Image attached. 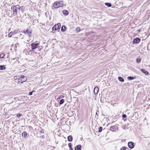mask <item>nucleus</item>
Segmentation results:
<instances>
[{
  "instance_id": "f257e3e1",
  "label": "nucleus",
  "mask_w": 150,
  "mask_h": 150,
  "mask_svg": "<svg viewBox=\"0 0 150 150\" xmlns=\"http://www.w3.org/2000/svg\"><path fill=\"white\" fill-rule=\"evenodd\" d=\"M19 5H16L15 6H12L11 7V9L13 10V15L16 16L17 15L18 11V10Z\"/></svg>"
},
{
  "instance_id": "f03ea898",
  "label": "nucleus",
  "mask_w": 150,
  "mask_h": 150,
  "mask_svg": "<svg viewBox=\"0 0 150 150\" xmlns=\"http://www.w3.org/2000/svg\"><path fill=\"white\" fill-rule=\"evenodd\" d=\"M54 7L56 8H57L63 6V1H61L59 2H55L54 4Z\"/></svg>"
},
{
  "instance_id": "7ed1b4c3",
  "label": "nucleus",
  "mask_w": 150,
  "mask_h": 150,
  "mask_svg": "<svg viewBox=\"0 0 150 150\" xmlns=\"http://www.w3.org/2000/svg\"><path fill=\"white\" fill-rule=\"evenodd\" d=\"M27 80L26 77L24 75H22L18 79V82L21 83H22L23 82Z\"/></svg>"
},
{
  "instance_id": "20e7f679",
  "label": "nucleus",
  "mask_w": 150,
  "mask_h": 150,
  "mask_svg": "<svg viewBox=\"0 0 150 150\" xmlns=\"http://www.w3.org/2000/svg\"><path fill=\"white\" fill-rule=\"evenodd\" d=\"M60 26L61 25L60 23H58L57 25H55L54 26H53L52 28L53 32H54L53 31L54 30H59L60 29Z\"/></svg>"
},
{
  "instance_id": "39448f33",
  "label": "nucleus",
  "mask_w": 150,
  "mask_h": 150,
  "mask_svg": "<svg viewBox=\"0 0 150 150\" xmlns=\"http://www.w3.org/2000/svg\"><path fill=\"white\" fill-rule=\"evenodd\" d=\"M39 44V43H32L31 44V48L32 50H34L36 49L38 46V45Z\"/></svg>"
},
{
  "instance_id": "423d86ee",
  "label": "nucleus",
  "mask_w": 150,
  "mask_h": 150,
  "mask_svg": "<svg viewBox=\"0 0 150 150\" xmlns=\"http://www.w3.org/2000/svg\"><path fill=\"white\" fill-rule=\"evenodd\" d=\"M140 41V39L138 38H137L133 39V44H138L139 42Z\"/></svg>"
},
{
  "instance_id": "0eeeda50",
  "label": "nucleus",
  "mask_w": 150,
  "mask_h": 150,
  "mask_svg": "<svg viewBox=\"0 0 150 150\" xmlns=\"http://www.w3.org/2000/svg\"><path fill=\"white\" fill-rule=\"evenodd\" d=\"M128 145L129 148L131 149L133 148L134 146V143L132 142H129L128 143Z\"/></svg>"
},
{
  "instance_id": "6e6552de",
  "label": "nucleus",
  "mask_w": 150,
  "mask_h": 150,
  "mask_svg": "<svg viewBox=\"0 0 150 150\" xmlns=\"http://www.w3.org/2000/svg\"><path fill=\"white\" fill-rule=\"evenodd\" d=\"M118 128V127L117 126H113L110 127V130L112 132H114L116 130H117Z\"/></svg>"
},
{
  "instance_id": "1a4fd4ad",
  "label": "nucleus",
  "mask_w": 150,
  "mask_h": 150,
  "mask_svg": "<svg viewBox=\"0 0 150 150\" xmlns=\"http://www.w3.org/2000/svg\"><path fill=\"white\" fill-rule=\"evenodd\" d=\"M25 34H27L29 36V37L31 36V31H29V30H27L25 32H24Z\"/></svg>"
},
{
  "instance_id": "9d476101",
  "label": "nucleus",
  "mask_w": 150,
  "mask_h": 150,
  "mask_svg": "<svg viewBox=\"0 0 150 150\" xmlns=\"http://www.w3.org/2000/svg\"><path fill=\"white\" fill-rule=\"evenodd\" d=\"M98 91H99V89H98V87L97 86L95 87V88H94V91H93L95 94L96 95V94H97L98 93Z\"/></svg>"
},
{
  "instance_id": "9b49d317",
  "label": "nucleus",
  "mask_w": 150,
  "mask_h": 150,
  "mask_svg": "<svg viewBox=\"0 0 150 150\" xmlns=\"http://www.w3.org/2000/svg\"><path fill=\"white\" fill-rule=\"evenodd\" d=\"M81 145H78L75 147L74 149L75 150H81Z\"/></svg>"
},
{
  "instance_id": "f8f14e48",
  "label": "nucleus",
  "mask_w": 150,
  "mask_h": 150,
  "mask_svg": "<svg viewBox=\"0 0 150 150\" xmlns=\"http://www.w3.org/2000/svg\"><path fill=\"white\" fill-rule=\"evenodd\" d=\"M141 71L144 73L146 75H148L149 74V73L147 71H146L144 69H141Z\"/></svg>"
},
{
  "instance_id": "ddd939ff",
  "label": "nucleus",
  "mask_w": 150,
  "mask_h": 150,
  "mask_svg": "<svg viewBox=\"0 0 150 150\" xmlns=\"http://www.w3.org/2000/svg\"><path fill=\"white\" fill-rule=\"evenodd\" d=\"M18 10L21 11V12L22 13H23L24 11V8L23 7H20L19 5V7H18Z\"/></svg>"
},
{
  "instance_id": "4468645a",
  "label": "nucleus",
  "mask_w": 150,
  "mask_h": 150,
  "mask_svg": "<svg viewBox=\"0 0 150 150\" xmlns=\"http://www.w3.org/2000/svg\"><path fill=\"white\" fill-rule=\"evenodd\" d=\"M62 13L64 15L67 16L69 14V11L67 10L63 11Z\"/></svg>"
},
{
  "instance_id": "2eb2a0df",
  "label": "nucleus",
  "mask_w": 150,
  "mask_h": 150,
  "mask_svg": "<svg viewBox=\"0 0 150 150\" xmlns=\"http://www.w3.org/2000/svg\"><path fill=\"white\" fill-rule=\"evenodd\" d=\"M68 141L69 142H71L73 140V138L72 136L69 135L67 137Z\"/></svg>"
},
{
  "instance_id": "dca6fc26",
  "label": "nucleus",
  "mask_w": 150,
  "mask_h": 150,
  "mask_svg": "<svg viewBox=\"0 0 150 150\" xmlns=\"http://www.w3.org/2000/svg\"><path fill=\"white\" fill-rule=\"evenodd\" d=\"M136 78V77L135 76L132 77L129 76L127 77V79L129 80H131L134 79H135Z\"/></svg>"
},
{
  "instance_id": "f3484780",
  "label": "nucleus",
  "mask_w": 150,
  "mask_h": 150,
  "mask_svg": "<svg viewBox=\"0 0 150 150\" xmlns=\"http://www.w3.org/2000/svg\"><path fill=\"white\" fill-rule=\"evenodd\" d=\"M6 68L5 65H0V70H4L6 69Z\"/></svg>"
},
{
  "instance_id": "a211bd4d",
  "label": "nucleus",
  "mask_w": 150,
  "mask_h": 150,
  "mask_svg": "<svg viewBox=\"0 0 150 150\" xmlns=\"http://www.w3.org/2000/svg\"><path fill=\"white\" fill-rule=\"evenodd\" d=\"M118 79L120 81L123 82L124 81V80L123 78L120 76H119L118 77Z\"/></svg>"
},
{
  "instance_id": "6ab92c4d",
  "label": "nucleus",
  "mask_w": 150,
  "mask_h": 150,
  "mask_svg": "<svg viewBox=\"0 0 150 150\" xmlns=\"http://www.w3.org/2000/svg\"><path fill=\"white\" fill-rule=\"evenodd\" d=\"M15 34V33L14 32H11L8 34V36L9 37H11L13 35H14Z\"/></svg>"
},
{
  "instance_id": "aec40b11",
  "label": "nucleus",
  "mask_w": 150,
  "mask_h": 150,
  "mask_svg": "<svg viewBox=\"0 0 150 150\" xmlns=\"http://www.w3.org/2000/svg\"><path fill=\"white\" fill-rule=\"evenodd\" d=\"M66 29V27L64 25H63L61 28V30L63 32H64Z\"/></svg>"
},
{
  "instance_id": "412c9836",
  "label": "nucleus",
  "mask_w": 150,
  "mask_h": 150,
  "mask_svg": "<svg viewBox=\"0 0 150 150\" xmlns=\"http://www.w3.org/2000/svg\"><path fill=\"white\" fill-rule=\"evenodd\" d=\"M105 5L108 7H110L112 6L111 4L109 3H106L105 4Z\"/></svg>"
},
{
  "instance_id": "4be33fe9",
  "label": "nucleus",
  "mask_w": 150,
  "mask_h": 150,
  "mask_svg": "<svg viewBox=\"0 0 150 150\" xmlns=\"http://www.w3.org/2000/svg\"><path fill=\"white\" fill-rule=\"evenodd\" d=\"M27 135V133L26 132H23L22 134V136L23 137H26Z\"/></svg>"
},
{
  "instance_id": "5701e85b",
  "label": "nucleus",
  "mask_w": 150,
  "mask_h": 150,
  "mask_svg": "<svg viewBox=\"0 0 150 150\" xmlns=\"http://www.w3.org/2000/svg\"><path fill=\"white\" fill-rule=\"evenodd\" d=\"M64 99H62L60 100V101L59 102V104L60 105H62V104H63L64 103Z\"/></svg>"
},
{
  "instance_id": "b1692460",
  "label": "nucleus",
  "mask_w": 150,
  "mask_h": 150,
  "mask_svg": "<svg viewBox=\"0 0 150 150\" xmlns=\"http://www.w3.org/2000/svg\"><path fill=\"white\" fill-rule=\"evenodd\" d=\"M127 149L128 150V148H126L125 147H123L120 149V150H126Z\"/></svg>"
},
{
  "instance_id": "393cba45",
  "label": "nucleus",
  "mask_w": 150,
  "mask_h": 150,
  "mask_svg": "<svg viewBox=\"0 0 150 150\" xmlns=\"http://www.w3.org/2000/svg\"><path fill=\"white\" fill-rule=\"evenodd\" d=\"M141 59H140L137 58L136 59V62L138 63H139L141 61Z\"/></svg>"
},
{
  "instance_id": "a878e982",
  "label": "nucleus",
  "mask_w": 150,
  "mask_h": 150,
  "mask_svg": "<svg viewBox=\"0 0 150 150\" xmlns=\"http://www.w3.org/2000/svg\"><path fill=\"white\" fill-rule=\"evenodd\" d=\"M103 129V127H100L98 129V132H101Z\"/></svg>"
},
{
  "instance_id": "bb28decb",
  "label": "nucleus",
  "mask_w": 150,
  "mask_h": 150,
  "mask_svg": "<svg viewBox=\"0 0 150 150\" xmlns=\"http://www.w3.org/2000/svg\"><path fill=\"white\" fill-rule=\"evenodd\" d=\"M121 127L124 129H125L127 128L126 126L125 125H122L121 126Z\"/></svg>"
},
{
  "instance_id": "cd10ccee",
  "label": "nucleus",
  "mask_w": 150,
  "mask_h": 150,
  "mask_svg": "<svg viewBox=\"0 0 150 150\" xmlns=\"http://www.w3.org/2000/svg\"><path fill=\"white\" fill-rule=\"evenodd\" d=\"M5 55V54H4V53H2L1 54V55H0V57L1 58H4Z\"/></svg>"
},
{
  "instance_id": "c85d7f7f",
  "label": "nucleus",
  "mask_w": 150,
  "mask_h": 150,
  "mask_svg": "<svg viewBox=\"0 0 150 150\" xmlns=\"http://www.w3.org/2000/svg\"><path fill=\"white\" fill-rule=\"evenodd\" d=\"M68 146H69V148L70 147H71L72 144H71V143H69L68 144Z\"/></svg>"
},
{
  "instance_id": "c756f323",
  "label": "nucleus",
  "mask_w": 150,
  "mask_h": 150,
  "mask_svg": "<svg viewBox=\"0 0 150 150\" xmlns=\"http://www.w3.org/2000/svg\"><path fill=\"white\" fill-rule=\"evenodd\" d=\"M33 92H35V91H32V92H30L29 93V94H29V95H30V96H31V95L32 94H33Z\"/></svg>"
},
{
  "instance_id": "7c9ffc66",
  "label": "nucleus",
  "mask_w": 150,
  "mask_h": 150,
  "mask_svg": "<svg viewBox=\"0 0 150 150\" xmlns=\"http://www.w3.org/2000/svg\"><path fill=\"white\" fill-rule=\"evenodd\" d=\"M122 117L123 118H126L127 117V116L125 114H123L122 116Z\"/></svg>"
},
{
  "instance_id": "2f4dec72",
  "label": "nucleus",
  "mask_w": 150,
  "mask_h": 150,
  "mask_svg": "<svg viewBox=\"0 0 150 150\" xmlns=\"http://www.w3.org/2000/svg\"><path fill=\"white\" fill-rule=\"evenodd\" d=\"M64 96H62V95H61V96H60L59 97V99H60V98H63L64 97Z\"/></svg>"
},
{
  "instance_id": "473e14b6",
  "label": "nucleus",
  "mask_w": 150,
  "mask_h": 150,
  "mask_svg": "<svg viewBox=\"0 0 150 150\" xmlns=\"http://www.w3.org/2000/svg\"><path fill=\"white\" fill-rule=\"evenodd\" d=\"M21 115L20 114H18L17 115V116L18 117H19L21 116Z\"/></svg>"
},
{
  "instance_id": "72a5a7b5",
  "label": "nucleus",
  "mask_w": 150,
  "mask_h": 150,
  "mask_svg": "<svg viewBox=\"0 0 150 150\" xmlns=\"http://www.w3.org/2000/svg\"><path fill=\"white\" fill-rule=\"evenodd\" d=\"M14 79L15 80H16L17 79V76H15L14 77Z\"/></svg>"
},
{
  "instance_id": "f704fd0d",
  "label": "nucleus",
  "mask_w": 150,
  "mask_h": 150,
  "mask_svg": "<svg viewBox=\"0 0 150 150\" xmlns=\"http://www.w3.org/2000/svg\"><path fill=\"white\" fill-rule=\"evenodd\" d=\"M76 30L78 31H80V28H77L76 29Z\"/></svg>"
},
{
  "instance_id": "c9c22d12",
  "label": "nucleus",
  "mask_w": 150,
  "mask_h": 150,
  "mask_svg": "<svg viewBox=\"0 0 150 150\" xmlns=\"http://www.w3.org/2000/svg\"><path fill=\"white\" fill-rule=\"evenodd\" d=\"M69 150H73V149L72 147H70L69 148Z\"/></svg>"
},
{
  "instance_id": "e433bc0d",
  "label": "nucleus",
  "mask_w": 150,
  "mask_h": 150,
  "mask_svg": "<svg viewBox=\"0 0 150 150\" xmlns=\"http://www.w3.org/2000/svg\"><path fill=\"white\" fill-rule=\"evenodd\" d=\"M19 45V43H16V46H17V45Z\"/></svg>"
},
{
  "instance_id": "4c0bfd02",
  "label": "nucleus",
  "mask_w": 150,
  "mask_h": 150,
  "mask_svg": "<svg viewBox=\"0 0 150 150\" xmlns=\"http://www.w3.org/2000/svg\"><path fill=\"white\" fill-rule=\"evenodd\" d=\"M43 132H42V131H41V133Z\"/></svg>"
},
{
  "instance_id": "58836bf2",
  "label": "nucleus",
  "mask_w": 150,
  "mask_h": 150,
  "mask_svg": "<svg viewBox=\"0 0 150 150\" xmlns=\"http://www.w3.org/2000/svg\"><path fill=\"white\" fill-rule=\"evenodd\" d=\"M96 114H97V112H96Z\"/></svg>"
},
{
  "instance_id": "ea45409f",
  "label": "nucleus",
  "mask_w": 150,
  "mask_h": 150,
  "mask_svg": "<svg viewBox=\"0 0 150 150\" xmlns=\"http://www.w3.org/2000/svg\"><path fill=\"white\" fill-rule=\"evenodd\" d=\"M149 106H150V105H149Z\"/></svg>"
}]
</instances>
